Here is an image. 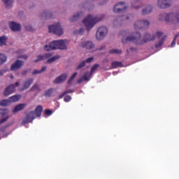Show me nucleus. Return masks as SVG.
Listing matches in <instances>:
<instances>
[{
    "label": "nucleus",
    "instance_id": "a19ab883",
    "mask_svg": "<svg viewBox=\"0 0 179 179\" xmlns=\"http://www.w3.org/2000/svg\"><path fill=\"white\" fill-rule=\"evenodd\" d=\"M173 13L166 14L165 16V22H169L170 17H173Z\"/></svg>",
    "mask_w": 179,
    "mask_h": 179
},
{
    "label": "nucleus",
    "instance_id": "39448f33",
    "mask_svg": "<svg viewBox=\"0 0 179 179\" xmlns=\"http://www.w3.org/2000/svg\"><path fill=\"white\" fill-rule=\"evenodd\" d=\"M127 8L128 6L124 2H120L114 6L113 12L115 13H121V12L124 13L127 11Z\"/></svg>",
    "mask_w": 179,
    "mask_h": 179
},
{
    "label": "nucleus",
    "instance_id": "b1692460",
    "mask_svg": "<svg viewBox=\"0 0 179 179\" xmlns=\"http://www.w3.org/2000/svg\"><path fill=\"white\" fill-rule=\"evenodd\" d=\"M123 20H129V16H128V15H122L120 17H118L115 20V22H117V23H121L122 22H123Z\"/></svg>",
    "mask_w": 179,
    "mask_h": 179
},
{
    "label": "nucleus",
    "instance_id": "bb28decb",
    "mask_svg": "<svg viewBox=\"0 0 179 179\" xmlns=\"http://www.w3.org/2000/svg\"><path fill=\"white\" fill-rule=\"evenodd\" d=\"M7 40H8V36H0V46L3 47V45H6Z\"/></svg>",
    "mask_w": 179,
    "mask_h": 179
},
{
    "label": "nucleus",
    "instance_id": "58836bf2",
    "mask_svg": "<svg viewBox=\"0 0 179 179\" xmlns=\"http://www.w3.org/2000/svg\"><path fill=\"white\" fill-rule=\"evenodd\" d=\"M84 66H86V62L83 61L77 66V70L82 69Z\"/></svg>",
    "mask_w": 179,
    "mask_h": 179
},
{
    "label": "nucleus",
    "instance_id": "9b49d317",
    "mask_svg": "<svg viewBox=\"0 0 179 179\" xmlns=\"http://www.w3.org/2000/svg\"><path fill=\"white\" fill-rule=\"evenodd\" d=\"M67 78H68V74L66 73H63L59 76H58L57 78H56L54 80L53 83H55V85H59V83H63V82H65Z\"/></svg>",
    "mask_w": 179,
    "mask_h": 179
},
{
    "label": "nucleus",
    "instance_id": "f704fd0d",
    "mask_svg": "<svg viewBox=\"0 0 179 179\" xmlns=\"http://www.w3.org/2000/svg\"><path fill=\"white\" fill-rule=\"evenodd\" d=\"M36 58L37 59L34 60V62H35L36 64H37V62H40V61H44V59H45L44 57V55H38Z\"/></svg>",
    "mask_w": 179,
    "mask_h": 179
},
{
    "label": "nucleus",
    "instance_id": "49530a36",
    "mask_svg": "<svg viewBox=\"0 0 179 179\" xmlns=\"http://www.w3.org/2000/svg\"><path fill=\"white\" fill-rule=\"evenodd\" d=\"M8 118H9V117H6L1 119L0 120V125H1V124H3V123L6 122V121H8Z\"/></svg>",
    "mask_w": 179,
    "mask_h": 179
},
{
    "label": "nucleus",
    "instance_id": "5701e85b",
    "mask_svg": "<svg viewBox=\"0 0 179 179\" xmlns=\"http://www.w3.org/2000/svg\"><path fill=\"white\" fill-rule=\"evenodd\" d=\"M152 10H153V7L152 6H147L146 8L143 9L142 15H149Z\"/></svg>",
    "mask_w": 179,
    "mask_h": 179
},
{
    "label": "nucleus",
    "instance_id": "20e7f679",
    "mask_svg": "<svg viewBox=\"0 0 179 179\" xmlns=\"http://www.w3.org/2000/svg\"><path fill=\"white\" fill-rule=\"evenodd\" d=\"M48 29L49 33H53V34H56V36H62V34H64V29L58 22L49 26Z\"/></svg>",
    "mask_w": 179,
    "mask_h": 179
},
{
    "label": "nucleus",
    "instance_id": "cd10ccee",
    "mask_svg": "<svg viewBox=\"0 0 179 179\" xmlns=\"http://www.w3.org/2000/svg\"><path fill=\"white\" fill-rule=\"evenodd\" d=\"M8 57L5 54L0 53V65H3L7 61Z\"/></svg>",
    "mask_w": 179,
    "mask_h": 179
},
{
    "label": "nucleus",
    "instance_id": "37998d69",
    "mask_svg": "<svg viewBox=\"0 0 179 179\" xmlns=\"http://www.w3.org/2000/svg\"><path fill=\"white\" fill-rule=\"evenodd\" d=\"M44 114H45V115H51L52 114V110L50 109H45L44 111Z\"/></svg>",
    "mask_w": 179,
    "mask_h": 179
},
{
    "label": "nucleus",
    "instance_id": "1a4fd4ad",
    "mask_svg": "<svg viewBox=\"0 0 179 179\" xmlns=\"http://www.w3.org/2000/svg\"><path fill=\"white\" fill-rule=\"evenodd\" d=\"M35 118L34 112L31 111L26 115L25 118L22 120V122L23 124H29L30 122H33Z\"/></svg>",
    "mask_w": 179,
    "mask_h": 179
},
{
    "label": "nucleus",
    "instance_id": "3c124183",
    "mask_svg": "<svg viewBox=\"0 0 179 179\" xmlns=\"http://www.w3.org/2000/svg\"><path fill=\"white\" fill-rule=\"evenodd\" d=\"M175 19L178 23H179V13L176 14Z\"/></svg>",
    "mask_w": 179,
    "mask_h": 179
},
{
    "label": "nucleus",
    "instance_id": "603ef678",
    "mask_svg": "<svg viewBox=\"0 0 179 179\" xmlns=\"http://www.w3.org/2000/svg\"><path fill=\"white\" fill-rule=\"evenodd\" d=\"M18 58H22L23 59H27L29 57H27V55H21V56H19Z\"/></svg>",
    "mask_w": 179,
    "mask_h": 179
},
{
    "label": "nucleus",
    "instance_id": "7c9ffc66",
    "mask_svg": "<svg viewBox=\"0 0 179 179\" xmlns=\"http://www.w3.org/2000/svg\"><path fill=\"white\" fill-rule=\"evenodd\" d=\"M47 71V66H44L42 67L41 71H38L37 69L34 70L32 72V75H38V73H41L42 72H44Z\"/></svg>",
    "mask_w": 179,
    "mask_h": 179
},
{
    "label": "nucleus",
    "instance_id": "0eeeda50",
    "mask_svg": "<svg viewBox=\"0 0 179 179\" xmlns=\"http://www.w3.org/2000/svg\"><path fill=\"white\" fill-rule=\"evenodd\" d=\"M149 24H150V23L148 20H138L135 22L134 29L136 30H139L141 29H146V27H148Z\"/></svg>",
    "mask_w": 179,
    "mask_h": 179
},
{
    "label": "nucleus",
    "instance_id": "ddd939ff",
    "mask_svg": "<svg viewBox=\"0 0 179 179\" xmlns=\"http://www.w3.org/2000/svg\"><path fill=\"white\" fill-rule=\"evenodd\" d=\"M9 27L12 31H20L22 30V25L15 22H10Z\"/></svg>",
    "mask_w": 179,
    "mask_h": 179
},
{
    "label": "nucleus",
    "instance_id": "864d4df0",
    "mask_svg": "<svg viewBox=\"0 0 179 179\" xmlns=\"http://www.w3.org/2000/svg\"><path fill=\"white\" fill-rule=\"evenodd\" d=\"M120 36H127V31H122L120 32Z\"/></svg>",
    "mask_w": 179,
    "mask_h": 179
},
{
    "label": "nucleus",
    "instance_id": "c9c22d12",
    "mask_svg": "<svg viewBox=\"0 0 179 179\" xmlns=\"http://www.w3.org/2000/svg\"><path fill=\"white\" fill-rule=\"evenodd\" d=\"M76 76H78V73L76 72L74 73L69 79L68 80V84L71 85L72 83V82L73 81V80L75 79V78H76Z\"/></svg>",
    "mask_w": 179,
    "mask_h": 179
},
{
    "label": "nucleus",
    "instance_id": "5fc2aeb1",
    "mask_svg": "<svg viewBox=\"0 0 179 179\" xmlns=\"http://www.w3.org/2000/svg\"><path fill=\"white\" fill-rule=\"evenodd\" d=\"M138 49L136 48H130L131 52H135V51H137Z\"/></svg>",
    "mask_w": 179,
    "mask_h": 179
},
{
    "label": "nucleus",
    "instance_id": "a18cd8bd",
    "mask_svg": "<svg viewBox=\"0 0 179 179\" xmlns=\"http://www.w3.org/2000/svg\"><path fill=\"white\" fill-rule=\"evenodd\" d=\"M43 57H44L45 59H46V58H51V57H52V53H45V55H43Z\"/></svg>",
    "mask_w": 179,
    "mask_h": 179
},
{
    "label": "nucleus",
    "instance_id": "e2e57ef3",
    "mask_svg": "<svg viewBox=\"0 0 179 179\" xmlns=\"http://www.w3.org/2000/svg\"><path fill=\"white\" fill-rule=\"evenodd\" d=\"M19 85H20L19 82H16V83H15V85L16 87L19 86Z\"/></svg>",
    "mask_w": 179,
    "mask_h": 179
},
{
    "label": "nucleus",
    "instance_id": "423d86ee",
    "mask_svg": "<svg viewBox=\"0 0 179 179\" xmlns=\"http://www.w3.org/2000/svg\"><path fill=\"white\" fill-rule=\"evenodd\" d=\"M108 29L106 27H100L96 34L97 40H103L107 36Z\"/></svg>",
    "mask_w": 179,
    "mask_h": 179
},
{
    "label": "nucleus",
    "instance_id": "c85d7f7f",
    "mask_svg": "<svg viewBox=\"0 0 179 179\" xmlns=\"http://www.w3.org/2000/svg\"><path fill=\"white\" fill-rule=\"evenodd\" d=\"M59 58H61V56L55 55L52 58L48 59L46 62V64H52V62H55V61H57V59H59Z\"/></svg>",
    "mask_w": 179,
    "mask_h": 179
},
{
    "label": "nucleus",
    "instance_id": "4468645a",
    "mask_svg": "<svg viewBox=\"0 0 179 179\" xmlns=\"http://www.w3.org/2000/svg\"><path fill=\"white\" fill-rule=\"evenodd\" d=\"M33 82H34V79L29 78L27 80L24 81L22 88H20V92H23L24 90H27L31 85H33Z\"/></svg>",
    "mask_w": 179,
    "mask_h": 179
},
{
    "label": "nucleus",
    "instance_id": "de8ad7c7",
    "mask_svg": "<svg viewBox=\"0 0 179 179\" xmlns=\"http://www.w3.org/2000/svg\"><path fill=\"white\" fill-rule=\"evenodd\" d=\"M25 29H26V30L27 31H33V27H31V26H30V25H29V26H26L25 27Z\"/></svg>",
    "mask_w": 179,
    "mask_h": 179
},
{
    "label": "nucleus",
    "instance_id": "c756f323",
    "mask_svg": "<svg viewBox=\"0 0 179 179\" xmlns=\"http://www.w3.org/2000/svg\"><path fill=\"white\" fill-rule=\"evenodd\" d=\"M30 92H41V89H40L38 84L36 83L31 87Z\"/></svg>",
    "mask_w": 179,
    "mask_h": 179
},
{
    "label": "nucleus",
    "instance_id": "f257e3e1",
    "mask_svg": "<svg viewBox=\"0 0 179 179\" xmlns=\"http://www.w3.org/2000/svg\"><path fill=\"white\" fill-rule=\"evenodd\" d=\"M156 36L152 35L150 34H144L142 38V35L139 32L134 33L132 35H130L127 37V38H122V42L125 44V43H128V41H131L136 44V45H143V44H146V43H149V41H153L155 40Z\"/></svg>",
    "mask_w": 179,
    "mask_h": 179
},
{
    "label": "nucleus",
    "instance_id": "dca6fc26",
    "mask_svg": "<svg viewBox=\"0 0 179 179\" xmlns=\"http://www.w3.org/2000/svg\"><path fill=\"white\" fill-rule=\"evenodd\" d=\"M117 68H124V64L118 61L112 62L110 69H117Z\"/></svg>",
    "mask_w": 179,
    "mask_h": 179
},
{
    "label": "nucleus",
    "instance_id": "f3484780",
    "mask_svg": "<svg viewBox=\"0 0 179 179\" xmlns=\"http://www.w3.org/2000/svg\"><path fill=\"white\" fill-rule=\"evenodd\" d=\"M99 68H100V64H95L94 66H92L90 72L87 71L85 72V73H88V76H90V78H91V76H93V73H94V72L97 71Z\"/></svg>",
    "mask_w": 179,
    "mask_h": 179
},
{
    "label": "nucleus",
    "instance_id": "412c9836",
    "mask_svg": "<svg viewBox=\"0 0 179 179\" xmlns=\"http://www.w3.org/2000/svg\"><path fill=\"white\" fill-rule=\"evenodd\" d=\"M22 99V95L15 94L9 98V101L11 103H16V101H19Z\"/></svg>",
    "mask_w": 179,
    "mask_h": 179
},
{
    "label": "nucleus",
    "instance_id": "e433bc0d",
    "mask_svg": "<svg viewBox=\"0 0 179 179\" xmlns=\"http://www.w3.org/2000/svg\"><path fill=\"white\" fill-rule=\"evenodd\" d=\"M9 110L8 109H2L0 108V117H3L4 115H6V114H8Z\"/></svg>",
    "mask_w": 179,
    "mask_h": 179
},
{
    "label": "nucleus",
    "instance_id": "bf43d9fd",
    "mask_svg": "<svg viewBox=\"0 0 179 179\" xmlns=\"http://www.w3.org/2000/svg\"><path fill=\"white\" fill-rule=\"evenodd\" d=\"M27 72H28L27 70H24V71L22 72V75H23V76L27 75Z\"/></svg>",
    "mask_w": 179,
    "mask_h": 179
},
{
    "label": "nucleus",
    "instance_id": "393cba45",
    "mask_svg": "<svg viewBox=\"0 0 179 179\" xmlns=\"http://www.w3.org/2000/svg\"><path fill=\"white\" fill-rule=\"evenodd\" d=\"M41 17H44L45 19H51V17H52V13L50 11H45L42 13Z\"/></svg>",
    "mask_w": 179,
    "mask_h": 179
},
{
    "label": "nucleus",
    "instance_id": "6e6552de",
    "mask_svg": "<svg viewBox=\"0 0 179 179\" xmlns=\"http://www.w3.org/2000/svg\"><path fill=\"white\" fill-rule=\"evenodd\" d=\"M173 5V1L171 0H158L157 1V6L161 8V9H167V8H170Z\"/></svg>",
    "mask_w": 179,
    "mask_h": 179
},
{
    "label": "nucleus",
    "instance_id": "6e6d98bb",
    "mask_svg": "<svg viewBox=\"0 0 179 179\" xmlns=\"http://www.w3.org/2000/svg\"><path fill=\"white\" fill-rule=\"evenodd\" d=\"M6 72V70H0V76H2L3 75V73H5Z\"/></svg>",
    "mask_w": 179,
    "mask_h": 179
},
{
    "label": "nucleus",
    "instance_id": "052dcab7",
    "mask_svg": "<svg viewBox=\"0 0 179 179\" xmlns=\"http://www.w3.org/2000/svg\"><path fill=\"white\" fill-rule=\"evenodd\" d=\"M178 36H179V32L178 33H177L175 36H174V39L175 40H177V38H178Z\"/></svg>",
    "mask_w": 179,
    "mask_h": 179
},
{
    "label": "nucleus",
    "instance_id": "f03ea898",
    "mask_svg": "<svg viewBox=\"0 0 179 179\" xmlns=\"http://www.w3.org/2000/svg\"><path fill=\"white\" fill-rule=\"evenodd\" d=\"M106 17L105 15H101L99 17H93L92 15H88L86 18H85L83 21V24H85V27H87V30L89 31L90 29H92L97 22H100V20H103Z\"/></svg>",
    "mask_w": 179,
    "mask_h": 179
},
{
    "label": "nucleus",
    "instance_id": "8fccbe9b",
    "mask_svg": "<svg viewBox=\"0 0 179 179\" xmlns=\"http://www.w3.org/2000/svg\"><path fill=\"white\" fill-rule=\"evenodd\" d=\"M162 36H163V32H160V31L157 32V36L158 38H160Z\"/></svg>",
    "mask_w": 179,
    "mask_h": 179
},
{
    "label": "nucleus",
    "instance_id": "0e129e2a",
    "mask_svg": "<svg viewBox=\"0 0 179 179\" xmlns=\"http://www.w3.org/2000/svg\"><path fill=\"white\" fill-rule=\"evenodd\" d=\"M141 0H134V3H138Z\"/></svg>",
    "mask_w": 179,
    "mask_h": 179
},
{
    "label": "nucleus",
    "instance_id": "473e14b6",
    "mask_svg": "<svg viewBox=\"0 0 179 179\" xmlns=\"http://www.w3.org/2000/svg\"><path fill=\"white\" fill-rule=\"evenodd\" d=\"M52 92H54V88H50L48 90H46L44 93L45 97H51Z\"/></svg>",
    "mask_w": 179,
    "mask_h": 179
},
{
    "label": "nucleus",
    "instance_id": "c03bdc74",
    "mask_svg": "<svg viewBox=\"0 0 179 179\" xmlns=\"http://www.w3.org/2000/svg\"><path fill=\"white\" fill-rule=\"evenodd\" d=\"M64 100L66 103H68L70 100H72V97H71L69 95H67L64 97Z\"/></svg>",
    "mask_w": 179,
    "mask_h": 179
},
{
    "label": "nucleus",
    "instance_id": "9d476101",
    "mask_svg": "<svg viewBox=\"0 0 179 179\" xmlns=\"http://www.w3.org/2000/svg\"><path fill=\"white\" fill-rule=\"evenodd\" d=\"M24 65V62L22 60L17 59L12 65L10 67L11 71H16L17 69H20L22 66Z\"/></svg>",
    "mask_w": 179,
    "mask_h": 179
},
{
    "label": "nucleus",
    "instance_id": "7ed1b4c3",
    "mask_svg": "<svg viewBox=\"0 0 179 179\" xmlns=\"http://www.w3.org/2000/svg\"><path fill=\"white\" fill-rule=\"evenodd\" d=\"M45 51H54L55 50H66L65 40L53 41L49 45H45Z\"/></svg>",
    "mask_w": 179,
    "mask_h": 179
},
{
    "label": "nucleus",
    "instance_id": "09e8293b",
    "mask_svg": "<svg viewBox=\"0 0 179 179\" xmlns=\"http://www.w3.org/2000/svg\"><path fill=\"white\" fill-rule=\"evenodd\" d=\"M8 127H9V125H6L5 127L0 128V132H5V129H6Z\"/></svg>",
    "mask_w": 179,
    "mask_h": 179
},
{
    "label": "nucleus",
    "instance_id": "4c0bfd02",
    "mask_svg": "<svg viewBox=\"0 0 179 179\" xmlns=\"http://www.w3.org/2000/svg\"><path fill=\"white\" fill-rule=\"evenodd\" d=\"M110 54H122V50L118 49H112L109 51Z\"/></svg>",
    "mask_w": 179,
    "mask_h": 179
},
{
    "label": "nucleus",
    "instance_id": "f8f14e48",
    "mask_svg": "<svg viewBox=\"0 0 179 179\" xmlns=\"http://www.w3.org/2000/svg\"><path fill=\"white\" fill-rule=\"evenodd\" d=\"M15 90H16V87H15V84H11L5 89L3 95L6 96H10V94L15 93Z\"/></svg>",
    "mask_w": 179,
    "mask_h": 179
},
{
    "label": "nucleus",
    "instance_id": "6ab92c4d",
    "mask_svg": "<svg viewBox=\"0 0 179 179\" xmlns=\"http://www.w3.org/2000/svg\"><path fill=\"white\" fill-rule=\"evenodd\" d=\"M27 106V103H20L17 105L14 109L13 110V113H18V111H22V110H24V108Z\"/></svg>",
    "mask_w": 179,
    "mask_h": 179
},
{
    "label": "nucleus",
    "instance_id": "a878e982",
    "mask_svg": "<svg viewBox=\"0 0 179 179\" xmlns=\"http://www.w3.org/2000/svg\"><path fill=\"white\" fill-rule=\"evenodd\" d=\"M75 92L74 90H67L64 91L62 94L59 96L58 100H61L64 96H66V94H69V93H73Z\"/></svg>",
    "mask_w": 179,
    "mask_h": 179
},
{
    "label": "nucleus",
    "instance_id": "a211bd4d",
    "mask_svg": "<svg viewBox=\"0 0 179 179\" xmlns=\"http://www.w3.org/2000/svg\"><path fill=\"white\" fill-rule=\"evenodd\" d=\"M89 80H90V76H88V73H85L84 75H83L81 76L80 78H79L78 80H77V83H81L83 82H89Z\"/></svg>",
    "mask_w": 179,
    "mask_h": 179
},
{
    "label": "nucleus",
    "instance_id": "2f4dec72",
    "mask_svg": "<svg viewBox=\"0 0 179 179\" xmlns=\"http://www.w3.org/2000/svg\"><path fill=\"white\" fill-rule=\"evenodd\" d=\"M2 2L5 3L6 8L9 9V8H10V6H12V4L13 3V0H2Z\"/></svg>",
    "mask_w": 179,
    "mask_h": 179
},
{
    "label": "nucleus",
    "instance_id": "72a5a7b5",
    "mask_svg": "<svg viewBox=\"0 0 179 179\" xmlns=\"http://www.w3.org/2000/svg\"><path fill=\"white\" fill-rule=\"evenodd\" d=\"M164 40H166V36L163 37L157 43L155 44V48H160V47L164 44Z\"/></svg>",
    "mask_w": 179,
    "mask_h": 179
},
{
    "label": "nucleus",
    "instance_id": "4d7b16f0",
    "mask_svg": "<svg viewBox=\"0 0 179 179\" xmlns=\"http://www.w3.org/2000/svg\"><path fill=\"white\" fill-rule=\"evenodd\" d=\"M176 41H177V39L173 38L172 43H171V47H174V45H176Z\"/></svg>",
    "mask_w": 179,
    "mask_h": 179
},
{
    "label": "nucleus",
    "instance_id": "13d9d810",
    "mask_svg": "<svg viewBox=\"0 0 179 179\" xmlns=\"http://www.w3.org/2000/svg\"><path fill=\"white\" fill-rule=\"evenodd\" d=\"M83 31H85V29L83 28H80L79 29V34H83Z\"/></svg>",
    "mask_w": 179,
    "mask_h": 179
},
{
    "label": "nucleus",
    "instance_id": "4be33fe9",
    "mask_svg": "<svg viewBox=\"0 0 179 179\" xmlns=\"http://www.w3.org/2000/svg\"><path fill=\"white\" fill-rule=\"evenodd\" d=\"M80 17H83V13L80 12L76 15H74L71 18H70V22H76L78 19H80Z\"/></svg>",
    "mask_w": 179,
    "mask_h": 179
},
{
    "label": "nucleus",
    "instance_id": "680f3d73",
    "mask_svg": "<svg viewBox=\"0 0 179 179\" xmlns=\"http://www.w3.org/2000/svg\"><path fill=\"white\" fill-rule=\"evenodd\" d=\"M133 8H135V9H139V6H135L134 3L132 4Z\"/></svg>",
    "mask_w": 179,
    "mask_h": 179
},
{
    "label": "nucleus",
    "instance_id": "69168bd1",
    "mask_svg": "<svg viewBox=\"0 0 179 179\" xmlns=\"http://www.w3.org/2000/svg\"><path fill=\"white\" fill-rule=\"evenodd\" d=\"M127 53H129V50H127Z\"/></svg>",
    "mask_w": 179,
    "mask_h": 179
},
{
    "label": "nucleus",
    "instance_id": "2eb2a0df",
    "mask_svg": "<svg viewBox=\"0 0 179 179\" xmlns=\"http://www.w3.org/2000/svg\"><path fill=\"white\" fill-rule=\"evenodd\" d=\"M83 48H85L86 50H93L94 48V43L92 41L84 42L81 44Z\"/></svg>",
    "mask_w": 179,
    "mask_h": 179
},
{
    "label": "nucleus",
    "instance_id": "79ce46f5",
    "mask_svg": "<svg viewBox=\"0 0 179 179\" xmlns=\"http://www.w3.org/2000/svg\"><path fill=\"white\" fill-rule=\"evenodd\" d=\"M94 59V57H89L86 60H84V62H85V64H92Z\"/></svg>",
    "mask_w": 179,
    "mask_h": 179
},
{
    "label": "nucleus",
    "instance_id": "aec40b11",
    "mask_svg": "<svg viewBox=\"0 0 179 179\" xmlns=\"http://www.w3.org/2000/svg\"><path fill=\"white\" fill-rule=\"evenodd\" d=\"M34 113L36 117H41V113H43V106L41 105L36 106Z\"/></svg>",
    "mask_w": 179,
    "mask_h": 179
},
{
    "label": "nucleus",
    "instance_id": "ea45409f",
    "mask_svg": "<svg viewBox=\"0 0 179 179\" xmlns=\"http://www.w3.org/2000/svg\"><path fill=\"white\" fill-rule=\"evenodd\" d=\"M10 101L8 99H3L1 102H0V106H8V104H9Z\"/></svg>",
    "mask_w": 179,
    "mask_h": 179
}]
</instances>
